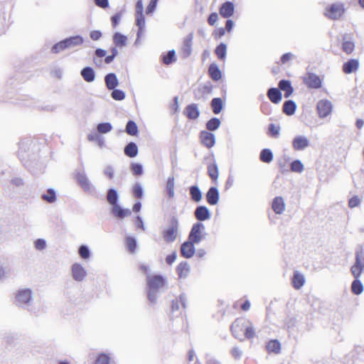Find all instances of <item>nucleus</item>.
I'll return each mask as SVG.
<instances>
[{
    "instance_id": "54",
    "label": "nucleus",
    "mask_w": 364,
    "mask_h": 364,
    "mask_svg": "<svg viewBox=\"0 0 364 364\" xmlns=\"http://www.w3.org/2000/svg\"><path fill=\"white\" fill-rule=\"evenodd\" d=\"M143 188L140 183H136L133 186V194L137 198H141L143 196Z\"/></svg>"
},
{
    "instance_id": "27",
    "label": "nucleus",
    "mask_w": 364,
    "mask_h": 364,
    "mask_svg": "<svg viewBox=\"0 0 364 364\" xmlns=\"http://www.w3.org/2000/svg\"><path fill=\"white\" fill-rule=\"evenodd\" d=\"M106 199L111 206L117 204L119 200V194L117 191L112 188H109L107 191Z\"/></svg>"
},
{
    "instance_id": "11",
    "label": "nucleus",
    "mask_w": 364,
    "mask_h": 364,
    "mask_svg": "<svg viewBox=\"0 0 364 364\" xmlns=\"http://www.w3.org/2000/svg\"><path fill=\"white\" fill-rule=\"evenodd\" d=\"M76 180L85 191L91 192L93 191V186L91 184L86 174L83 171H78L77 173Z\"/></svg>"
},
{
    "instance_id": "43",
    "label": "nucleus",
    "mask_w": 364,
    "mask_h": 364,
    "mask_svg": "<svg viewBox=\"0 0 364 364\" xmlns=\"http://www.w3.org/2000/svg\"><path fill=\"white\" fill-rule=\"evenodd\" d=\"M78 255L82 259H88L91 255L88 246L86 245H80L78 248Z\"/></svg>"
},
{
    "instance_id": "26",
    "label": "nucleus",
    "mask_w": 364,
    "mask_h": 364,
    "mask_svg": "<svg viewBox=\"0 0 364 364\" xmlns=\"http://www.w3.org/2000/svg\"><path fill=\"white\" fill-rule=\"evenodd\" d=\"M210 77L214 81H218L222 77L221 71L215 63H211L208 68Z\"/></svg>"
},
{
    "instance_id": "47",
    "label": "nucleus",
    "mask_w": 364,
    "mask_h": 364,
    "mask_svg": "<svg viewBox=\"0 0 364 364\" xmlns=\"http://www.w3.org/2000/svg\"><path fill=\"white\" fill-rule=\"evenodd\" d=\"M242 319H236L231 326V331L235 338H238L239 331H242L240 328L242 326Z\"/></svg>"
},
{
    "instance_id": "29",
    "label": "nucleus",
    "mask_w": 364,
    "mask_h": 364,
    "mask_svg": "<svg viewBox=\"0 0 364 364\" xmlns=\"http://www.w3.org/2000/svg\"><path fill=\"white\" fill-rule=\"evenodd\" d=\"M112 38L116 47L122 48L127 44V36L119 32L114 33Z\"/></svg>"
},
{
    "instance_id": "58",
    "label": "nucleus",
    "mask_w": 364,
    "mask_h": 364,
    "mask_svg": "<svg viewBox=\"0 0 364 364\" xmlns=\"http://www.w3.org/2000/svg\"><path fill=\"white\" fill-rule=\"evenodd\" d=\"M360 203V199L357 196L352 197L348 201V205L351 208L358 206Z\"/></svg>"
},
{
    "instance_id": "6",
    "label": "nucleus",
    "mask_w": 364,
    "mask_h": 364,
    "mask_svg": "<svg viewBox=\"0 0 364 364\" xmlns=\"http://www.w3.org/2000/svg\"><path fill=\"white\" fill-rule=\"evenodd\" d=\"M15 298L18 306H29L33 301V291L30 288L20 289L16 291Z\"/></svg>"
},
{
    "instance_id": "51",
    "label": "nucleus",
    "mask_w": 364,
    "mask_h": 364,
    "mask_svg": "<svg viewBox=\"0 0 364 364\" xmlns=\"http://www.w3.org/2000/svg\"><path fill=\"white\" fill-rule=\"evenodd\" d=\"M126 245L129 251L132 253L136 247V240L133 237H127L126 239Z\"/></svg>"
},
{
    "instance_id": "28",
    "label": "nucleus",
    "mask_w": 364,
    "mask_h": 364,
    "mask_svg": "<svg viewBox=\"0 0 364 364\" xmlns=\"http://www.w3.org/2000/svg\"><path fill=\"white\" fill-rule=\"evenodd\" d=\"M189 194L193 201L199 203L202 199V192L198 186H191L189 188Z\"/></svg>"
},
{
    "instance_id": "32",
    "label": "nucleus",
    "mask_w": 364,
    "mask_h": 364,
    "mask_svg": "<svg viewBox=\"0 0 364 364\" xmlns=\"http://www.w3.org/2000/svg\"><path fill=\"white\" fill-rule=\"evenodd\" d=\"M124 151L126 156L133 158L138 154V147L134 142H129L124 147Z\"/></svg>"
},
{
    "instance_id": "8",
    "label": "nucleus",
    "mask_w": 364,
    "mask_h": 364,
    "mask_svg": "<svg viewBox=\"0 0 364 364\" xmlns=\"http://www.w3.org/2000/svg\"><path fill=\"white\" fill-rule=\"evenodd\" d=\"M193 38V33H191L183 39V45L180 50V55L183 59L188 58L191 55Z\"/></svg>"
},
{
    "instance_id": "16",
    "label": "nucleus",
    "mask_w": 364,
    "mask_h": 364,
    "mask_svg": "<svg viewBox=\"0 0 364 364\" xmlns=\"http://www.w3.org/2000/svg\"><path fill=\"white\" fill-rule=\"evenodd\" d=\"M306 85L311 88L317 89L321 87V80L320 77L315 74H308L304 78Z\"/></svg>"
},
{
    "instance_id": "20",
    "label": "nucleus",
    "mask_w": 364,
    "mask_h": 364,
    "mask_svg": "<svg viewBox=\"0 0 364 364\" xmlns=\"http://www.w3.org/2000/svg\"><path fill=\"white\" fill-rule=\"evenodd\" d=\"M105 82L109 90H112L119 85L117 77L113 73H109L105 76Z\"/></svg>"
},
{
    "instance_id": "23",
    "label": "nucleus",
    "mask_w": 364,
    "mask_h": 364,
    "mask_svg": "<svg viewBox=\"0 0 364 364\" xmlns=\"http://www.w3.org/2000/svg\"><path fill=\"white\" fill-rule=\"evenodd\" d=\"M279 90L284 92V97H289L294 92V88L289 80H281L279 82Z\"/></svg>"
},
{
    "instance_id": "63",
    "label": "nucleus",
    "mask_w": 364,
    "mask_h": 364,
    "mask_svg": "<svg viewBox=\"0 0 364 364\" xmlns=\"http://www.w3.org/2000/svg\"><path fill=\"white\" fill-rule=\"evenodd\" d=\"M193 94L196 100L205 99V96L203 94V92H202L200 86L197 89L194 90Z\"/></svg>"
},
{
    "instance_id": "45",
    "label": "nucleus",
    "mask_w": 364,
    "mask_h": 364,
    "mask_svg": "<svg viewBox=\"0 0 364 364\" xmlns=\"http://www.w3.org/2000/svg\"><path fill=\"white\" fill-rule=\"evenodd\" d=\"M42 199L49 203H54L56 200V195L55 191L52 188H49L46 193L42 195Z\"/></svg>"
},
{
    "instance_id": "31",
    "label": "nucleus",
    "mask_w": 364,
    "mask_h": 364,
    "mask_svg": "<svg viewBox=\"0 0 364 364\" xmlns=\"http://www.w3.org/2000/svg\"><path fill=\"white\" fill-rule=\"evenodd\" d=\"M208 174L213 181L215 182L218 180L219 176V170L218 166L215 161L208 165Z\"/></svg>"
},
{
    "instance_id": "34",
    "label": "nucleus",
    "mask_w": 364,
    "mask_h": 364,
    "mask_svg": "<svg viewBox=\"0 0 364 364\" xmlns=\"http://www.w3.org/2000/svg\"><path fill=\"white\" fill-rule=\"evenodd\" d=\"M354 42L351 40V38L347 36L344 37L342 45V48L343 51L346 52L347 54H350L354 50Z\"/></svg>"
},
{
    "instance_id": "13",
    "label": "nucleus",
    "mask_w": 364,
    "mask_h": 364,
    "mask_svg": "<svg viewBox=\"0 0 364 364\" xmlns=\"http://www.w3.org/2000/svg\"><path fill=\"white\" fill-rule=\"evenodd\" d=\"M235 11L234 4L231 1H225L223 3L219 9L220 14L225 18L231 17Z\"/></svg>"
},
{
    "instance_id": "21",
    "label": "nucleus",
    "mask_w": 364,
    "mask_h": 364,
    "mask_svg": "<svg viewBox=\"0 0 364 364\" xmlns=\"http://www.w3.org/2000/svg\"><path fill=\"white\" fill-rule=\"evenodd\" d=\"M272 208L276 214H282L285 209V203L282 197H275L272 203Z\"/></svg>"
},
{
    "instance_id": "55",
    "label": "nucleus",
    "mask_w": 364,
    "mask_h": 364,
    "mask_svg": "<svg viewBox=\"0 0 364 364\" xmlns=\"http://www.w3.org/2000/svg\"><path fill=\"white\" fill-rule=\"evenodd\" d=\"M33 245H34V248L36 250H39V251L43 250L44 249H46V247L47 246L46 241L44 239H41V238H39V239H37L36 240H35Z\"/></svg>"
},
{
    "instance_id": "9",
    "label": "nucleus",
    "mask_w": 364,
    "mask_h": 364,
    "mask_svg": "<svg viewBox=\"0 0 364 364\" xmlns=\"http://www.w3.org/2000/svg\"><path fill=\"white\" fill-rule=\"evenodd\" d=\"M343 12L344 9L343 4H334L326 9L325 15L328 18L335 20L339 18L343 15Z\"/></svg>"
},
{
    "instance_id": "37",
    "label": "nucleus",
    "mask_w": 364,
    "mask_h": 364,
    "mask_svg": "<svg viewBox=\"0 0 364 364\" xmlns=\"http://www.w3.org/2000/svg\"><path fill=\"white\" fill-rule=\"evenodd\" d=\"M259 159L262 162L270 163L273 160V153L269 149H264L260 152Z\"/></svg>"
},
{
    "instance_id": "48",
    "label": "nucleus",
    "mask_w": 364,
    "mask_h": 364,
    "mask_svg": "<svg viewBox=\"0 0 364 364\" xmlns=\"http://www.w3.org/2000/svg\"><path fill=\"white\" fill-rule=\"evenodd\" d=\"M112 129V126L109 122L100 123L97 126V130L100 134H107Z\"/></svg>"
},
{
    "instance_id": "62",
    "label": "nucleus",
    "mask_w": 364,
    "mask_h": 364,
    "mask_svg": "<svg viewBox=\"0 0 364 364\" xmlns=\"http://www.w3.org/2000/svg\"><path fill=\"white\" fill-rule=\"evenodd\" d=\"M104 174L109 178L112 179L114 176V168L112 166H107L104 169Z\"/></svg>"
},
{
    "instance_id": "30",
    "label": "nucleus",
    "mask_w": 364,
    "mask_h": 364,
    "mask_svg": "<svg viewBox=\"0 0 364 364\" xmlns=\"http://www.w3.org/2000/svg\"><path fill=\"white\" fill-rule=\"evenodd\" d=\"M180 278H186L190 272V265L187 262H181L176 269Z\"/></svg>"
},
{
    "instance_id": "61",
    "label": "nucleus",
    "mask_w": 364,
    "mask_h": 364,
    "mask_svg": "<svg viewBox=\"0 0 364 364\" xmlns=\"http://www.w3.org/2000/svg\"><path fill=\"white\" fill-rule=\"evenodd\" d=\"M245 337L248 339L252 338L255 335V330L252 326H247L245 329Z\"/></svg>"
},
{
    "instance_id": "17",
    "label": "nucleus",
    "mask_w": 364,
    "mask_h": 364,
    "mask_svg": "<svg viewBox=\"0 0 364 364\" xmlns=\"http://www.w3.org/2000/svg\"><path fill=\"white\" fill-rule=\"evenodd\" d=\"M207 202L211 205H215L219 201L220 194L216 187H210L205 195Z\"/></svg>"
},
{
    "instance_id": "64",
    "label": "nucleus",
    "mask_w": 364,
    "mask_h": 364,
    "mask_svg": "<svg viewBox=\"0 0 364 364\" xmlns=\"http://www.w3.org/2000/svg\"><path fill=\"white\" fill-rule=\"evenodd\" d=\"M231 355L235 359H240L242 355V352L239 348L234 347L231 350Z\"/></svg>"
},
{
    "instance_id": "35",
    "label": "nucleus",
    "mask_w": 364,
    "mask_h": 364,
    "mask_svg": "<svg viewBox=\"0 0 364 364\" xmlns=\"http://www.w3.org/2000/svg\"><path fill=\"white\" fill-rule=\"evenodd\" d=\"M111 356L108 353H100L97 354L94 364H110Z\"/></svg>"
},
{
    "instance_id": "10",
    "label": "nucleus",
    "mask_w": 364,
    "mask_h": 364,
    "mask_svg": "<svg viewBox=\"0 0 364 364\" xmlns=\"http://www.w3.org/2000/svg\"><path fill=\"white\" fill-rule=\"evenodd\" d=\"M195 244V242L191 241L188 239L187 241H185L183 243H182L180 250L181 256L185 258L192 257L196 252L194 246Z\"/></svg>"
},
{
    "instance_id": "38",
    "label": "nucleus",
    "mask_w": 364,
    "mask_h": 364,
    "mask_svg": "<svg viewBox=\"0 0 364 364\" xmlns=\"http://www.w3.org/2000/svg\"><path fill=\"white\" fill-rule=\"evenodd\" d=\"M176 60L175 50L168 51L162 56L163 63L165 65H170Z\"/></svg>"
},
{
    "instance_id": "44",
    "label": "nucleus",
    "mask_w": 364,
    "mask_h": 364,
    "mask_svg": "<svg viewBox=\"0 0 364 364\" xmlns=\"http://www.w3.org/2000/svg\"><path fill=\"white\" fill-rule=\"evenodd\" d=\"M175 180L173 176H169L166 181V191L169 198L174 196Z\"/></svg>"
},
{
    "instance_id": "1",
    "label": "nucleus",
    "mask_w": 364,
    "mask_h": 364,
    "mask_svg": "<svg viewBox=\"0 0 364 364\" xmlns=\"http://www.w3.org/2000/svg\"><path fill=\"white\" fill-rule=\"evenodd\" d=\"M165 284L166 279L162 276L147 277V298L151 304H156Z\"/></svg>"
},
{
    "instance_id": "52",
    "label": "nucleus",
    "mask_w": 364,
    "mask_h": 364,
    "mask_svg": "<svg viewBox=\"0 0 364 364\" xmlns=\"http://www.w3.org/2000/svg\"><path fill=\"white\" fill-rule=\"evenodd\" d=\"M280 127L275 126L274 124H270L268 127V134L273 138H277L279 135Z\"/></svg>"
},
{
    "instance_id": "3",
    "label": "nucleus",
    "mask_w": 364,
    "mask_h": 364,
    "mask_svg": "<svg viewBox=\"0 0 364 364\" xmlns=\"http://www.w3.org/2000/svg\"><path fill=\"white\" fill-rule=\"evenodd\" d=\"M178 220L177 218H171L169 227L162 232L164 240L166 242L170 243L176 240L178 230Z\"/></svg>"
},
{
    "instance_id": "36",
    "label": "nucleus",
    "mask_w": 364,
    "mask_h": 364,
    "mask_svg": "<svg viewBox=\"0 0 364 364\" xmlns=\"http://www.w3.org/2000/svg\"><path fill=\"white\" fill-rule=\"evenodd\" d=\"M296 110V103L293 100H287L283 105V112L287 115H292Z\"/></svg>"
},
{
    "instance_id": "40",
    "label": "nucleus",
    "mask_w": 364,
    "mask_h": 364,
    "mask_svg": "<svg viewBox=\"0 0 364 364\" xmlns=\"http://www.w3.org/2000/svg\"><path fill=\"white\" fill-rule=\"evenodd\" d=\"M364 287L359 279H355L351 284V291L354 294L359 295L363 293Z\"/></svg>"
},
{
    "instance_id": "2",
    "label": "nucleus",
    "mask_w": 364,
    "mask_h": 364,
    "mask_svg": "<svg viewBox=\"0 0 364 364\" xmlns=\"http://www.w3.org/2000/svg\"><path fill=\"white\" fill-rule=\"evenodd\" d=\"M316 109L318 117L325 119L331 115L333 110V105L329 100L321 99L317 102Z\"/></svg>"
},
{
    "instance_id": "14",
    "label": "nucleus",
    "mask_w": 364,
    "mask_h": 364,
    "mask_svg": "<svg viewBox=\"0 0 364 364\" xmlns=\"http://www.w3.org/2000/svg\"><path fill=\"white\" fill-rule=\"evenodd\" d=\"M194 215L198 221H205L210 218V211L205 205L198 206L194 211Z\"/></svg>"
},
{
    "instance_id": "33",
    "label": "nucleus",
    "mask_w": 364,
    "mask_h": 364,
    "mask_svg": "<svg viewBox=\"0 0 364 364\" xmlns=\"http://www.w3.org/2000/svg\"><path fill=\"white\" fill-rule=\"evenodd\" d=\"M213 112L215 114H219L223 108V102L220 97H215L210 102Z\"/></svg>"
},
{
    "instance_id": "39",
    "label": "nucleus",
    "mask_w": 364,
    "mask_h": 364,
    "mask_svg": "<svg viewBox=\"0 0 364 364\" xmlns=\"http://www.w3.org/2000/svg\"><path fill=\"white\" fill-rule=\"evenodd\" d=\"M125 131L130 136H136L138 134V127L134 121L129 120L127 123Z\"/></svg>"
},
{
    "instance_id": "46",
    "label": "nucleus",
    "mask_w": 364,
    "mask_h": 364,
    "mask_svg": "<svg viewBox=\"0 0 364 364\" xmlns=\"http://www.w3.org/2000/svg\"><path fill=\"white\" fill-rule=\"evenodd\" d=\"M227 46L224 43L219 44L215 48V54L220 60H223L226 56Z\"/></svg>"
},
{
    "instance_id": "7",
    "label": "nucleus",
    "mask_w": 364,
    "mask_h": 364,
    "mask_svg": "<svg viewBox=\"0 0 364 364\" xmlns=\"http://www.w3.org/2000/svg\"><path fill=\"white\" fill-rule=\"evenodd\" d=\"M72 278L77 282H82L87 277V273L85 267L80 263L75 262L70 267Z\"/></svg>"
},
{
    "instance_id": "56",
    "label": "nucleus",
    "mask_w": 364,
    "mask_h": 364,
    "mask_svg": "<svg viewBox=\"0 0 364 364\" xmlns=\"http://www.w3.org/2000/svg\"><path fill=\"white\" fill-rule=\"evenodd\" d=\"M132 171L134 174L136 176H141L143 173V167L142 165L138 163H134L131 166Z\"/></svg>"
},
{
    "instance_id": "19",
    "label": "nucleus",
    "mask_w": 364,
    "mask_h": 364,
    "mask_svg": "<svg viewBox=\"0 0 364 364\" xmlns=\"http://www.w3.org/2000/svg\"><path fill=\"white\" fill-rule=\"evenodd\" d=\"M184 114L189 119H196L200 115L198 105L194 103L187 105L184 109Z\"/></svg>"
},
{
    "instance_id": "18",
    "label": "nucleus",
    "mask_w": 364,
    "mask_h": 364,
    "mask_svg": "<svg viewBox=\"0 0 364 364\" xmlns=\"http://www.w3.org/2000/svg\"><path fill=\"white\" fill-rule=\"evenodd\" d=\"M67 49H70L79 46L84 43V39L81 36L77 35L70 36L63 40Z\"/></svg>"
},
{
    "instance_id": "41",
    "label": "nucleus",
    "mask_w": 364,
    "mask_h": 364,
    "mask_svg": "<svg viewBox=\"0 0 364 364\" xmlns=\"http://www.w3.org/2000/svg\"><path fill=\"white\" fill-rule=\"evenodd\" d=\"M266 348L269 352L278 353L280 351L281 345L277 340H271L267 343Z\"/></svg>"
},
{
    "instance_id": "50",
    "label": "nucleus",
    "mask_w": 364,
    "mask_h": 364,
    "mask_svg": "<svg viewBox=\"0 0 364 364\" xmlns=\"http://www.w3.org/2000/svg\"><path fill=\"white\" fill-rule=\"evenodd\" d=\"M309 145V139L304 136H297V150L304 149Z\"/></svg>"
},
{
    "instance_id": "4",
    "label": "nucleus",
    "mask_w": 364,
    "mask_h": 364,
    "mask_svg": "<svg viewBox=\"0 0 364 364\" xmlns=\"http://www.w3.org/2000/svg\"><path fill=\"white\" fill-rule=\"evenodd\" d=\"M205 225L202 223L198 222L194 223L189 232L188 239L196 244L200 243L205 238Z\"/></svg>"
},
{
    "instance_id": "5",
    "label": "nucleus",
    "mask_w": 364,
    "mask_h": 364,
    "mask_svg": "<svg viewBox=\"0 0 364 364\" xmlns=\"http://www.w3.org/2000/svg\"><path fill=\"white\" fill-rule=\"evenodd\" d=\"M364 270V252L358 250L355 252V262L350 267V272L355 279H359Z\"/></svg>"
},
{
    "instance_id": "57",
    "label": "nucleus",
    "mask_w": 364,
    "mask_h": 364,
    "mask_svg": "<svg viewBox=\"0 0 364 364\" xmlns=\"http://www.w3.org/2000/svg\"><path fill=\"white\" fill-rule=\"evenodd\" d=\"M136 25L138 28H144L145 26V17L144 15H136Z\"/></svg>"
},
{
    "instance_id": "60",
    "label": "nucleus",
    "mask_w": 364,
    "mask_h": 364,
    "mask_svg": "<svg viewBox=\"0 0 364 364\" xmlns=\"http://www.w3.org/2000/svg\"><path fill=\"white\" fill-rule=\"evenodd\" d=\"M157 1H158V0H151L150 1L149 5L146 7V14H151L152 12H154V11L155 10V9L156 7Z\"/></svg>"
},
{
    "instance_id": "25",
    "label": "nucleus",
    "mask_w": 364,
    "mask_h": 364,
    "mask_svg": "<svg viewBox=\"0 0 364 364\" xmlns=\"http://www.w3.org/2000/svg\"><path fill=\"white\" fill-rule=\"evenodd\" d=\"M358 60L355 59H351L343 64V70L345 73L350 74L355 72L358 70Z\"/></svg>"
},
{
    "instance_id": "22",
    "label": "nucleus",
    "mask_w": 364,
    "mask_h": 364,
    "mask_svg": "<svg viewBox=\"0 0 364 364\" xmlns=\"http://www.w3.org/2000/svg\"><path fill=\"white\" fill-rule=\"evenodd\" d=\"M80 75L87 82H94L96 77L94 69L89 66L85 67L81 70Z\"/></svg>"
},
{
    "instance_id": "49",
    "label": "nucleus",
    "mask_w": 364,
    "mask_h": 364,
    "mask_svg": "<svg viewBox=\"0 0 364 364\" xmlns=\"http://www.w3.org/2000/svg\"><path fill=\"white\" fill-rule=\"evenodd\" d=\"M111 97L117 101H121L123 100L125 97V92L119 89H114L112 90Z\"/></svg>"
},
{
    "instance_id": "53",
    "label": "nucleus",
    "mask_w": 364,
    "mask_h": 364,
    "mask_svg": "<svg viewBox=\"0 0 364 364\" xmlns=\"http://www.w3.org/2000/svg\"><path fill=\"white\" fill-rule=\"evenodd\" d=\"M65 44L63 41L54 44L51 48V52L53 53H58L64 50H66Z\"/></svg>"
},
{
    "instance_id": "12",
    "label": "nucleus",
    "mask_w": 364,
    "mask_h": 364,
    "mask_svg": "<svg viewBox=\"0 0 364 364\" xmlns=\"http://www.w3.org/2000/svg\"><path fill=\"white\" fill-rule=\"evenodd\" d=\"M200 139L202 144L208 148L213 147L215 143V135L213 133L208 132L207 131L200 132Z\"/></svg>"
},
{
    "instance_id": "24",
    "label": "nucleus",
    "mask_w": 364,
    "mask_h": 364,
    "mask_svg": "<svg viewBox=\"0 0 364 364\" xmlns=\"http://www.w3.org/2000/svg\"><path fill=\"white\" fill-rule=\"evenodd\" d=\"M267 97L273 103L277 104L282 100V92L279 88L271 87L267 91Z\"/></svg>"
},
{
    "instance_id": "42",
    "label": "nucleus",
    "mask_w": 364,
    "mask_h": 364,
    "mask_svg": "<svg viewBox=\"0 0 364 364\" xmlns=\"http://www.w3.org/2000/svg\"><path fill=\"white\" fill-rule=\"evenodd\" d=\"M220 120L217 117H213L206 123V128L210 132L215 131L220 126Z\"/></svg>"
},
{
    "instance_id": "59",
    "label": "nucleus",
    "mask_w": 364,
    "mask_h": 364,
    "mask_svg": "<svg viewBox=\"0 0 364 364\" xmlns=\"http://www.w3.org/2000/svg\"><path fill=\"white\" fill-rule=\"evenodd\" d=\"M10 275V269L8 267L0 266V280L8 278Z\"/></svg>"
},
{
    "instance_id": "15",
    "label": "nucleus",
    "mask_w": 364,
    "mask_h": 364,
    "mask_svg": "<svg viewBox=\"0 0 364 364\" xmlns=\"http://www.w3.org/2000/svg\"><path fill=\"white\" fill-rule=\"evenodd\" d=\"M112 214L119 219H123L131 215L132 212L129 209L122 208L118 203L112 206Z\"/></svg>"
}]
</instances>
